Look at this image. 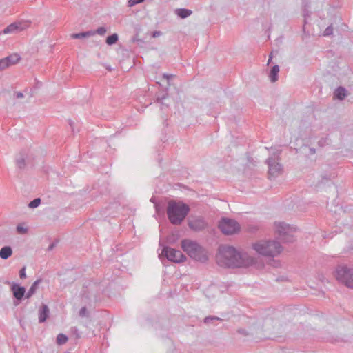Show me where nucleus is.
I'll return each instance as SVG.
<instances>
[{"instance_id":"nucleus-1","label":"nucleus","mask_w":353,"mask_h":353,"mask_svg":"<svg viewBox=\"0 0 353 353\" xmlns=\"http://www.w3.org/2000/svg\"><path fill=\"white\" fill-rule=\"evenodd\" d=\"M216 261L223 268H248L257 263V258L247 252L233 246L221 245L216 255Z\"/></svg>"},{"instance_id":"nucleus-2","label":"nucleus","mask_w":353,"mask_h":353,"mask_svg":"<svg viewBox=\"0 0 353 353\" xmlns=\"http://www.w3.org/2000/svg\"><path fill=\"white\" fill-rule=\"evenodd\" d=\"M252 250L256 254L268 258L279 256L283 251L279 241L274 239H261L252 243Z\"/></svg>"},{"instance_id":"nucleus-3","label":"nucleus","mask_w":353,"mask_h":353,"mask_svg":"<svg viewBox=\"0 0 353 353\" xmlns=\"http://www.w3.org/2000/svg\"><path fill=\"white\" fill-rule=\"evenodd\" d=\"M181 248L190 257L195 261L205 263L209 259L208 252L196 241L185 239L181 242Z\"/></svg>"},{"instance_id":"nucleus-4","label":"nucleus","mask_w":353,"mask_h":353,"mask_svg":"<svg viewBox=\"0 0 353 353\" xmlns=\"http://www.w3.org/2000/svg\"><path fill=\"white\" fill-rule=\"evenodd\" d=\"M190 211L188 205L175 201L168 203L167 214L170 221H183Z\"/></svg>"},{"instance_id":"nucleus-5","label":"nucleus","mask_w":353,"mask_h":353,"mask_svg":"<svg viewBox=\"0 0 353 353\" xmlns=\"http://www.w3.org/2000/svg\"><path fill=\"white\" fill-rule=\"evenodd\" d=\"M275 230L279 238L283 242L291 243L295 241L296 228L287 222H276Z\"/></svg>"},{"instance_id":"nucleus-6","label":"nucleus","mask_w":353,"mask_h":353,"mask_svg":"<svg viewBox=\"0 0 353 353\" xmlns=\"http://www.w3.org/2000/svg\"><path fill=\"white\" fill-rule=\"evenodd\" d=\"M336 279L350 288H353V268L339 265L335 270Z\"/></svg>"},{"instance_id":"nucleus-7","label":"nucleus","mask_w":353,"mask_h":353,"mask_svg":"<svg viewBox=\"0 0 353 353\" xmlns=\"http://www.w3.org/2000/svg\"><path fill=\"white\" fill-rule=\"evenodd\" d=\"M162 256L166 257L169 261L174 263L183 262L185 260L186 257L179 250H176L174 248L165 247L161 250L159 254V257Z\"/></svg>"},{"instance_id":"nucleus-8","label":"nucleus","mask_w":353,"mask_h":353,"mask_svg":"<svg viewBox=\"0 0 353 353\" xmlns=\"http://www.w3.org/2000/svg\"><path fill=\"white\" fill-rule=\"evenodd\" d=\"M218 228L225 235H232L241 230L239 222H219Z\"/></svg>"},{"instance_id":"nucleus-9","label":"nucleus","mask_w":353,"mask_h":353,"mask_svg":"<svg viewBox=\"0 0 353 353\" xmlns=\"http://www.w3.org/2000/svg\"><path fill=\"white\" fill-rule=\"evenodd\" d=\"M30 23L27 21L13 23L8 26L4 30V34H10L15 32L22 31L29 27Z\"/></svg>"},{"instance_id":"nucleus-10","label":"nucleus","mask_w":353,"mask_h":353,"mask_svg":"<svg viewBox=\"0 0 353 353\" xmlns=\"http://www.w3.org/2000/svg\"><path fill=\"white\" fill-rule=\"evenodd\" d=\"M20 57L18 54H11L6 58L0 59V70H5L19 62Z\"/></svg>"},{"instance_id":"nucleus-11","label":"nucleus","mask_w":353,"mask_h":353,"mask_svg":"<svg viewBox=\"0 0 353 353\" xmlns=\"http://www.w3.org/2000/svg\"><path fill=\"white\" fill-rule=\"evenodd\" d=\"M269 165V176L270 177H275L279 176L282 171L281 165L275 160L270 159L268 160Z\"/></svg>"},{"instance_id":"nucleus-12","label":"nucleus","mask_w":353,"mask_h":353,"mask_svg":"<svg viewBox=\"0 0 353 353\" xmlns=\"http://www.w3.org/2000/svg\"><path fill=\"white\" fill-rule=\"evenodd\" d=\"M222 292L216 285H212L207 288L205 295L209 299L212 300L219 298Z\"/></svg>"},{"instance_id":"nucleus-13","label":"nucleus","mask_w":353,"mask_h":353,"mask_svg":"<svg viewBox=\"0 0 353 353\" xmlns=\"http://www.w3.org/2000/svg\"><path fill=\"white\" fill-rule=\"evenodd\" d=\"M12 290L13 292L14 296L18 300H21L22 299L26 292L25 288L19 286L16 284L12 285Z\"/></svg>"},{"instance_id":"nucleus-14","label":"nucleus","mask_w":353,"mask_h":353,"mask_svg":"<svg viewBox=\"0 0 353 353\" xmlns=\"http://www.w3.org/2000/svg\"><path fill=\"white\" fill-rule=\"evenodd\" d=\"M49 315V309L46 305H42L39 310V320L40 323L44 322Z\"/></svg>"},{"instance_id":"nucleus-15","label":"nucleus","mask_w":353,"mask_h":353,"mask_svg":"<svg viewBox=\"0 0 353 353\" xmlns=\"http://www.w3.org/2000/svg\"><path fill=\"white\" fill-rule=\"evenodd\" d=\"M12 254V250L10 246L3 247L0 250V257L3 259H8Z\"/></svg>"},{"instance_id":"nucleus-16","label":"nucleus","mask_w":353,"mask_h":353,"mask_svg":"<svg viewBox=\"0 0 353 353\" xmlns=\"http://www.w3.org/2000/svg\"><path fill=\"white\" fill-rule=\"evenodd\" d=\"M189 227L194 231H200L205 228V222H188Z\"/></svg>"},{"instance_id":"nucleus-17","label":"nucleus","mask_w":353,"mask_h":353,"mask_svg":"<svg viewBox=\"0 0 353 353\" xmlns=\"http://www.w3.org/2000/svg\"><path fill=\"white\" fill-rule=\"evenodd\" d=\"M246 231L251 234H255L259 231L260 227L255 223H251L246 226Z\"/></svg>"},{"instance_id":"nucleus-18","label":"nucleus","mask_w":353,"mask_h":353,"mask_svg":"<svg viewBox=\"0 0 353 353\" xmlns=\"http://www.w3.org/2000/svg\"><path fill=\"white\" fill-rule=\"evenodd\" d=\"M346 96V90L342 87L338 88L334 92V97L338 99L342 100Z\"/></svg>"},{"instance_id":"nucleus-19","label":"nucleus","mask_w":353,"mask_h":353,"mask_svg":"<svg viewBox=\"0 0 353 353\" xmlns=\"http://www.w3.org/2000/svg\"><path fill=\"white\" fill-rule=\"evenodd\" d=\"M176 14L181 18H185L192 14V11L185 8H180L176 10Z\"/></svg>"},{"instance_id":"nucleus-20","label":"nucleus","mask_w":353,"mask_h":353,"mask_svg":"<svg viewBox=\"0 0 353 353\" xmlns=\"http://www.w3.org/2000/svg\"><path fill=\"white\" fill-rule=\"evenodd\" d=\"M279 72V68L278 65H274L272 68V70L270 71V78L271 81L275 82L277 80V75H278Z\"/></svg>"},{"instance_id":"nucleus-21","label":"nucleus","mask_w":353,"mask_h":353,"mask_svg":"<svg viewBox=\"0 0 353 353\" xmlns=\"http://www.w3.org/2000/svg\"><path fill=\"white\" fill-rule=\"evenodd\" d=\"M40 281H41L40 280H37L33 283V284L30 288V289L28 290V291L26 294L27 298H30L31 296H32L35 293L37 286L39 284Z\"/></svg>"},{"instance_id":"nucleus-22","label":"nucleus","mask_w":353,"mask_h":353,"mask_svg":"<svg viewBox=\"0 0 353 353\" xmlns=\"http://www.w3.org/2000/svg\"><path fill=\"white\" fill-rule=\"evenodd\" d=\"M94 34V32H86L78 34H73L71 35L72 39H81L90 36H93Z\"/></svg>"},{"instance_id":"nucleus-23","label":"nucleus","mask_w":353,"mask_h":353,"mask_svg":"<svg viewBox=\"0 0 353 353\" xmlns=\"http://www.w3.org/2000/svg\"><path fill=\"white\" fill-rule=\"evenodd\" d=\"M118 41V35L117 34H113L110 36H108L106 39V43L108 45H112L116 43Z\"/></svg>"},{"instance_id":"nucleus-24","label":"nucleus","mask_w":353,"mask_h":353,"mask_svg":"<svg viewBox=\"0 0 353 353\" xmlns=\"http://www.w3.org/2000/svg\"><path fill=\"white\" fill-rule=\"evenodd\" d=\"M28 228L24 223L19 224L17 226V231L19 234H26L28 232Z\"/></svg>"},{"instance_id":"nucleus-25","label":"nucleus","mask_w":353,"mask_h":353,"mask_svg":"<svg viewBox=\"0 0 353 353\" xmlns=\"http://www.w3.org/2000/svg\"><path fill=\"white\" fill-rule=\"evenodd\" d=\"M68 341V337L63 334H59L57 336V343L59 345H63Z\"/></svg>"},{"instance_id":"nucleus-26","label":"nucleus","mask_w":353,"mask_h":353,"mask_svg":"<svg viewBox=\"0 0 353 353\" xmlns=\"http://www.w3.org/2000/svg\"><path fill=\"white\" fill-rule=\"evenodd\" d=\"M41 203V199L39 198L35 199L28 204L29 208H34L38 207Z\"/></svg>"},{"instance_id":"nucleus-27","label":"nucleus","mask_w":353,"mask_h":353,"mask_svg":"<svg viewBox=\"0 0 353 353\" xmlns=\"http://www.w3.org/2000/svg\"><path fill=\"white\" fill-rule=\"evenodd\" d=\"M144 0H129L128 2V6L129 7H132L135 6L136 4L140 3L143 2Z\"/></svg>"},{"instance_id":"nucleus-28","label":"nucleus","mask_w":353,"mask_h":353,"mask_svg":"<svg viewBox=\"0 0 353 353\" xmlns=\"http://www.w3.org/2000/svg\"><path fill=\"white\" fill-rule=\"evenodd\" d=\"M106 32H107V30L104 27H100L96 30V32H94V34L97 33L99 35H103L105 34Z\"/></svg>"},{"instance_id":"nucleus-29","label":"nucleus","mask_w":353,"mask_h":353,"mask_svg":"<svg viewBox=\"0 0 353 353\" xmlns=\"http://www.w3.org/2000/svg\"><path fill=\"white\" fill-rule=\"evenodd\" d=\"M213 320H221V319L216 316H208V317L205 318L204 322L205 323H210Z\"/></svg>"},{"instance_id":"nucleus-30","label":"nucleus","mask_w":353,"mask_h":353,"mask_svg":"<svg viewBox=\"0 0 353 353\" xmlns=\"http://www.w3.org/2000/svg\"><path fill=\"white\" fill-rule=\"evenodd\" d=\"M79 315L81 316H88V311L85 307H83L80 311H79Z\"/></svg>"},{"instance_id":"nucleus-31","label":"nucleus","mask_w":353,"mask_h":353,"mask_svg":"<svg viewBox=\"0 0 353 353\" xmlns=\"http://www.w3.org/2000/svg\"><path fill=\"white\" fill-rule=\"evenodd\" d=\"M19 276L21 279H25L26 277V268H23L19 272Z\"/></svg>"},{"instance_id":"nucleus-32","label":"nucleus","mask_w":353,"mask_h":353,"mask_svg":"<svg viewBox=\"0 0 353 353\" xmlns=\"http://www.w3.org/2000/svg\"><path fill=\"white\" fill-rule=\"evenodd\" d=\"M332 31H333V29L331 27H328L325 29V32H324V35H330V34H332Z\"/></svg>"},{"instance_id":"nucleus-33","label":"nucleus","mask_w":353,"mask_h":353,"mask_svg":"<svg viewBox=\"0 0 353 353\" xmlns=\"http://www.w3.org/2000/svg\"><path fill=\"white\" fill-rule=\"evenodd\" d=\"M56 244H57V243H55V242H54V243H51V244L48 246V250H49V251L52 250H53V248L56 246Z\"/></svg>"},{"instance_id":"nucleus-34","label":"nucleus","mask_w":353,"mask_h":353,"mask_svg":"<svg viewBox=\"0 0 353 353\" xmlns=\"http://www.w3.org/2000/svg\"><path fill=\"white\" fill-rule=\"evenodd\" d=\"M159 34H160V32H154V35H153V36H154V37H157V36H159Z\"/></svg>"},{"instance_id":"nucleus-35","label":"nucleus","mask_w":353,"mask_h":353,"mask_svg":"<svg viewBox=\"0 0 353 353\" xmlns=\"http://www.w3.org/2000/svg\"><path fill=\"white\" fill-rule=\"evenodd\" d=\"M17 97L18 98L22 97H23V94L22 93H17Z\"/></svg>"},{"instance_id":"nucleus-36","label":"nucleus","mask_w":353,"mask_h":353,"mask_svg":"<svg viewBox=\"0 0 353 353\" xmlns=\"http://www.w3.org/2000/svg\"><path fill=\"white\" fill-rule=\"evenodd\" d=\"M350 249H351L352 250H353V243H352V245H351V246H350Z\"/></svg>"},{"instance_id":"nucleus-37","label":"nucleus","mask_w":353,"mask_h":353,"mask_svg":"<svg viewBox=\"0 0 353 353\" xmlns=\"http://www.w3.org/2000/svg\"><path fill=\"white\" fill-rule=\"evenodd\" d=\"M272 59V56L270 55V59H269V61H268V63L270 61V59Z\"/></svg>"}]
</instances>
